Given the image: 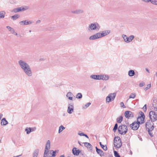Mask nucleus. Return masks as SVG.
Returning a JSON list of instances; mask_svg holds the SVG:
<instances>
[{
  "mask_svg": "<svg viewBox=\"0 0 157 157\" xmlns=\"http://www.w3.org/2000/svg\"><path fill=\"white\" fill-rule=\"evenodd\" d=\"M73 95L72 93L70 92H68L67 95L66 96L68 98L71 100H72L73 99Z\"/></svg>",
  "mask_w": 157,
  "mask_h": 157,
  "instance_id": "obj_23",
  "label": "nucleus"
},
{
  "mask_svg": "<svg viewBox=\"0 0 157 157\" xmlns=\"http://www.w3.org/2000/svg\"><path fill=\"white\" fill-rule=\"evenodd\" d=\"M155 111H157V108L155 107Z\"/></svg>",
  "mask_w": 157,
  "mask_h": 157,
  "instance_id": "obj_63",
  "label": "nucleus"
},
{
  "mask_svg": "<svg viewBox=\"0 0 157 157\" xmlns=\"http://www.w3.org/2000/svg\"><path fill=\"white\" fill-rule=\"evenodd\" d=\"M20 17L19 15L18 14H16L15 15L11 17V18L13 20H16L19 18Z\"/></svg>",
  "mask_w": 157,
  "mask_h": 157,
  "instance_id": "obj_28",
  "label": "nucleus"
},
{
  "mask_svg": "<svg viewBox=\"0 0 157 157\" xmlns=\"http://www.w3.org/2000/svg\"><path fill=\"white\" fill-rule=\"evenodd\" d=\"M31 131H32H32H34V130H35L36 129V128L35 127H34V128H31Z\"/></svg>",
  "mask_w": 157,
  "mask_h": 157,
  "instance_id": "obj_54",
  "label": "nucleus"
},
{
  "mask_svg": "<svg viewBox=\"0 0 157 157\" xmlns=\"http://www.w3.org/2000/svg\"><path fill=\"white\" fill-rule=\"evenodd\" d=\"M135 75V72L133 70H130L128 72V75L130 77L133 76Z\"/></svg>",
  "mask_w": 157,
  "mask_h": 157,
  "instance_id": "obj_26",
  "label": "nucleus"
},
{
  "mask_svg": "<svg viewBox=\"0 0 157 157\" xmlns=\"http://www.w3.org/2000/svg\"><path fill=\"white\" fill-rule=\"evenodd\" d=\"M6 12L4 11H0V18H4L5 17Z\"/></svg>",
  "mask_w": 157,
  "mask_h": 157,
  "instance_id": "obj_27",
  "label": "nucleus"
},
{
  "mask_svg": "<svg viewBox=\"0 0 157 157\" xmlns=\"http://www.w3.org/2000/svg\"><path fill=\"white\" fill-rule=\"evenodd\" d=\"M51 152H52V155H51V157H55L56 155V151H54L53 150H51Z\"/></svg>",
  "mask_w": 157,
  "mask_h": 157,
  "instance_id": "obj_43",
  "label": "nucleus"
},
{
  "mask_svg": "<svg viewBox=\"0 0 157 157\" xmlns=\"http://www.w3.org/2000/svg\"><path fill=\"white\" fill-rule=\"evenodd\" d=\"M10 32L11 33L13 34H15V33H16L14 30L13 29H12L11 30H10Z\"/></svg>",
  "mask_w": 157,
  "mask_h": 157,
  "instance_id": "obj_47",
  "label": "nucleus"
},
{
  "mask_svg": "<svg viewBox=\"0 0 157 157\" xmlns=\"http://www.w3.org/2000/svg\"><path fill=\"white\" fill-rule=\"evenodd\" d=\"M101 75L103 76V77H101V79L107 80L109 79V77L108 75Z\"/></svg>",
  "mask_w": 157,
  "mask_h": 157,
  "instance_id": "obj_31",
  "label": "nucleus"
},
{
  "mask_svg": "<svg viewBox=\"0 0 157 157\" xmlns=\"http://www.w3.org/2000/svg\"><path fill=\"white\" fill-rule=\"evenodd\" d=\"M74 107L73 104L69 105L67 110V112L69 114L72 113L74 111Z\"/></svg>",
  "mask_w": 157,
  "mask_h": 157,
  "instance_id": "obj_12",
  "label": "nucleus"
},
{
  "mask_svg": "<svg viewBox=\"0 0 157 157\" xmlns=\"http://www.w3.org/2000/svg\"><path fill=\"white\" fill-rule=\"evenodd\" d=\"M153 124H153L149 128V127L151 126V124H150L149 122H147L146 124V127L147 128V129H148V131H152L154 128Z\"/></svg>",
  "mask_w": 157,
  "mask_h": 157,
  "instance_id": "obj_15",
  "label": "nucleus"
},
{
  "mask_svg": "<svg viewBox=\"0 0 157 157\" xmlns=\"http://www.w3.org/2000/svg\"><path fill=\"white\" fill-rule=\"evenodd\" d=\"M65 129V128L62 125L60 126L59 128V133H60L61 132H62Z\"/></svg>",
  "mask_w": 157,
  "mask_h": 157,
  "instance_id": "obj_33",
  "label": "nucleus"
},
{
  "mask_svg": "<svg viewBox=\"0 0 157 157\" xmlns=\"http://www.w3.org/2000/svg\"><path fill=\"white\" fill-rule=\"evenodd\" d=\"M18 63L19 65L23 71L30 67L29 64L24 60H20L18 61Z\"/></svg>",
  "mask_w": 157,
  "mask_h": 157,
  "instance_id": "obj_3",
  "label": "nucleus"
},
{
  "mask_svg": "<svg viewBox=\"0 0 157 157\" xmlns=\"http://www.w3.org/2000/svg\"><path fill=\"white\" fill-rule=\"evenodd\" d=\"M95 148L96 151L98 154L101 156H103L104 155V153L101 150L98 148L97 147H96Z\"/></svg>",
  "mask_w": 157,
  "mask_h": 157,
  "instance_id": "obj_20",
  "label": "nucleus"
},
{
  "mask_svg": "<svg viewBox=\"0 0 157 157\" xmlns=\"http://www.w3.org/2000/svg\"><path fill=\"white\" fill-rule=\"evenodd\" d=\"M140 122L135 121L130 124V127L132 129L136 130L138 129L140 127Z\"/></svg>",
  "mask_w": 157,
  "mask_h": 157,
  "instance_id": "obj_8",
  "label": "nucleus"
},
{
  "mask_svg": "<svg viewBox=\"0 0 157 157\" xmlns=\"http://www.w3.org/2000/svg\"><path fill=\"white\" fill-rule=\"evenodd\" d=\"M128 130L127 126L124 124L120 126L118 128V132L121 135H125L127 132Z\"/></svg>",
  "mask_w": 157,
  "mask_h": 157,
  "instance_id": "obj_2",
  "label": "nucleus"
},
{
  "mask_svg": "<svg viewBox=\"0 0 157 157\" xmlns=\"http://www.w3.org/2000/svg\"><path fill=\"white\" fill-rule=\"evenodd\" d=\"M33 22L32 21H29L27 20H25L22 21H21L19 22V23L21 25H30L33 23Z\"/></svg>",
  "mask_w": 157,
  "mask_h": 157,
  "instance_id": "obj_13",
  "label": "nucleus"
},
{
  "mask_svg": "<svg viewBox=\"0 0 157 157\" xmlns=\"http://www.w3.org/2000/svg\"><path fill=\"white\" fill-rule=\"evenodd\" d=\"M116 93H111L106 97V101L107 102H109L113 100L116 96Z\"/></svg>",
  "mask_w": 157,
  "mask_h": 157,
  "instance_id": "obj_6",
  "label": "nucleus"
},
{
  "mask_svg": "<svg viewBox=\"0 0 157 157\" xmlns=\"http://www.w3.org/2000/svg\"><path fill=\"white\" fill-rule=\"evenodd\" d=\"M59 157H65V156L64 155H61Z\"/></svg>",
  "mask_w": 157,
  "mask_h": 157,
  "instance_id": "obj_61",
  "label": "nucleus"
},
{
  "mask_svg": "<svg viewBox=\"0 0 157 157\" xmlns=\"http://www.w3.org/2000/svg\"><path fill=\"white\" fill-rule=\"evenodd\" d=\"M100 26L97 22L90 23L87 27L88 29L90 31H91L93 30L98 31L100 30Z\"/></svg>",
  "mask_w": 157,
  "mask_h": 157,
  "instance_id": "obj_1",
  "label": "nucleus"
},
{
  "mask_svg": "<svg viewBox=\"0 0 157 157\" xmlns=\"http://www.w3.org/2000/svg\"><path fill=\"white\" fill-rule=\"evenodd\" d=\"M114 153L115 157H121L119 153L117 151H114Z\"/></svg>",
  "mask_w": 157,
  "mask_h": 157,
  "instance_id": "obj_41",
  "label": "nucleus"
},
{
  "mask_svg": "<svg viewBox=\"0 0 157 157\" xmlns=\"http://www.w3.org/2000/svg\"><path fill=\"white\" fill-rule=\"evenodd\" d=\"M71 12L73 14H80L84 13V10L82 9H78L75 10L71 11Z\"/></svg>",
  "mask_w": 157,
  "mask_h": 157,
  "instance_id": "obj_14",
  "label": "nucleus"
},
{
  "mask_svg": "<svg viewBox=\"0 0 157 157\" xmlns=\"http://www.w3.org/2000/svg\"><path fill=\"white\" fill-rule=\"evenodd\" d=\"M146 105L145 104L144 105V107L143 108V109L144 111V112H145L147 109V107H146Z\"/></svg>",
  "mask_w": 157,
  "mask_h": 157,
  "instance_id": "obj_48",
  "label": "nucleus"
},
{
  "mask_svg": "<svg viewBox=\"0 0 157 157\" xmlns=\"http://www.w3.org/2000/svg\"><path fill=\"white\" fill-rule=\"evenodd\" d=\"M49 154H50V155H52V152H51V150L49 151Z\"/></svg>",
  "mask_w": 157,
  "mask_h": 157,
  "instance_id": "obj_59",
  "label": "nucleus"
},
{
  "mask_svg": "<svg viewBox=\"0 0 157 157\" xmlns=\"http://www.w3.org/2000/svg\"><path fill=\"white\" fill-rule=\"evenodd\" d=\"M31 129V128H29V131L27 128H26L25 129V131L26 132V133L27 134H29L32 132Z\"/></svg>",
  "mask_w": 157,
  "mask_h": 157,
  "instance_id": "obj_38",
  "label": "nucleus"
},
{
  "mask_svg": "<svg viewBox=\"0 0 157 157\" xmlns=\"http://www.w3.org/2000/svg\"><path fill=\"white\" fill-rule=\"evenodd\" d=\"M145 118L142 117H139L137 119V121H139L140 124H142L144 123V120Z\"/></svg>",
  "mask_w": 157,
  "mask_h": 157,
  "instance_id": "obj_21",
  "label": "nucleus"
},
{
  "mask_svg": "<svg viewBox=\"0 0 157 157\" xmlns=\"http://www.w3.org/2000/svg\"><path fill=\"white\" fill-rule=\"evenodd\" d=\"M6 28L7 29H9V31H10V30H11L13 28L10 27V26H7Z\"/></svg>",
  "mask_w": 157,
  "mask_h": 157,
  "instance_id": "obj_52",
  "label": "nucleus"
},
{
  "mask_svg": "<svg viewBox=\"0 0 157 157\" xmlns=\"http://www.w3.org/2000/svg\"><path fill=\"white\" fill-rule=\"evenodd\" d=\"M101 147L105 151H106L107 150V148L106 145H102L101 146Z\"/></svg>",
  "mask_w": 157,
  "mask_h": 157,
  "instance_id": "obj_42",
  "label": "nucleus"
},
{
  "mask_svg": "<svg viewBox=\"0 0 157 157\" xmlns=\"http://www.w3.org/2000/svg\"><path fill=\"white\" fill-rule=\"evenodd\" d=\"M39 152V151L38 149H36L35 150L33 153V157H37Z\"/></svg>",
  "mask_w": 157,
  "mask_h": 157,
  "instance_id": "obj_24",
  "label": "nucleus"
},
{
  "mask_svg": "<svg viewBox=\"0 0 157 157\" xmlns=\"http://www.w3.org/2000/svg\"><path fill=\"white\" fill-rule=\"evenodd\" d=\"M40 20H38V21H36V24H38V23H40Z\"/></svg>",
  "mask_w": 157,
  "mask_h": 157,
  "instance_id": "obj_55",
  "label": "nucleus"
},
{
  "mask_svg": "<svg viewBox=\"0 0 157 157\" xmlns=\"http://www.w3.org/2000/svg\"><path fill=\"white\" fill-rule=\"evenodd\" d=\"M2 116H3V114H2L0 113V117L1 119L2 118Z\"/></svg>",
  "mask_w": 157,
  "mask_h": 157,
  "instance_id": "obj_58",
  "label": "nucleus"
},
{
  "mask_svg": "<svg viewBox=\"0 0 157 157\" xmlns=\"http://www.w3.org/2000/svg\"><path fill=\"white\" fill-rule=\"evenodd\" d=\"M29 8V7L28 6H21L13 9L12 10L11 12L14 13H17L26 10L28 9Z\"/></svg>",
  "mask_w": 157,
  "mask_h": 157,
  "instance_id": "obj_5",
  "label": "nucleus"
},
{
  "mask_svg": "<svg viewBox=\"0 0 157 157\" xmlns=\"http://www.w3.org/2000/svg\"><path fill=\"white\" fill-rule=\"evenodd\" d=\"M110 30H107L102 31L101 32H99L98 36H99L100 38L103 37L108 35L110 33Z\"/></svg>",
  "mask_w": 157,
  "mask_h": 157,
  "instance_id": "obj_9",
  "label": "nucleus"
},
{
  "mask_svg": "<svg viewBox=\"0 0 157 157\" xmlns=\"http://www.w3.org/2000/svg\"><path fill=\"white\" fill-rule=\"evenodd\" d=\"M124 116L128 119L132 118L133 117V114L132 113L129 111H127L125 112Z\"/></svg>",
  "mask_w": 157,
  "mask_h": 157,
  "instance_id": "obj_10",
  "label": "nucleus"
},
{
  "mask_svg": "<svg viewBox=\"0 0 157 157\" xmlns=\"http://www.w3.org/2000/svg\"><path fill=\"white\" fill-rule=\"evenodd\" d=\"M28 76L31 77L32 75V72L31 67L23 71Z\"/></svg>",
  "mask_w": 157,
  "mask_h": 157,
  "instance_id": "obj_11",
  "label": "nucleus"
},
{
  "mask_svg": "<svg viewBox=\"0 0 157 157\" xmlns=\"http://www.w3.org/2000/svg\"><path fill=\"white\" fill-rule=\"evenodd\" d=\"M21 155H17V156H14L13 157H18L20 156Z\"/></svg>",
  "mask_w": 157,
  "mask_h": 157,
  "instance_id": "obj_62",
  "label": "nucleus"
},
{
  "mask_svg": "<svg viewBox=\"0 0 157 157\" xmlns=\"http://www.w3.org/2000/svg\"><path fill=\"white\" fill-rule=\"evenodd\" d=\"M8 124V122L6 118H3L1 120V124L2 125H6Z\"/></svg>",
  "mask_w": 157,
  "mask_h": 157,
  "instance_id": "obj_19",
  "label": "nucleus"
},
{
  "mask_svg": "<svg viewBox=\"0 0 157 157\" xmlns=\"http://www.w3.org/2000/svg\"><path fill=\"white\" fill-rule=\"evenodd\" d=\"M83 136H85L87 138H89L88 136H87V135L86 134H84V135Z\"/></svg>",
  "mask_w": 157,
  "mask_h": 157,
  "instance_id": "obj_56",
  "label": "nucleus"
},
{
  "mask_svg": "<svg viewBox=\"0 0 157 157\" xmlns=\"http://www.w3.org/2000/svg\"><path fill=\"white\" fill-rule=\"evenodd\" d=\"M120 105L121 107H123V108H125L126 107L124 105V103L123 102H121L120 103Z\"/></svg>",
  "mask_w": 157,
  "mask_h": 157,
  "instance_id": "obj_45",
  "label": "nucleus"
},
{
  "mask_svg": "<svg viewBox=\"0 0 157 157\" xmlns=\"http://www.w3.org/2000/svg\"><path fill=\"white\" fill-rule=\"evenodd\" d=\"M49 150H45L44 152V155L45 153L46 154V156H49V157H51V155H49V151H48Z\"/></svg>",
  "mask_w": 157,
  "mask_h": 157,
  "instance_id": "obj_34",
  "label": "nucleus"
},
{
  "mask_svg": "<svg viewBox=\"0 0 157 157\" xmlns=\"http://www.w3.org/2000/svg\"><path fill=\"white\" fill-rule=\"evenodd\" d=\"M145 69H146V71H147V72H148L149 73H150L148 69H147V68H146Z\"/></svg>",
  "mask_w": 157,
  "mask_h": 157,
  "instance_id": "obj_57",
  "label": "nucleus"
},
{
  "mask_svg": "<svg viewBox=\"0 0 157 157\" xmlns=\"http://www.w3.org/2000/svg\"><path fill=\"white\" fill-rule=\"evenodd\" d=\"M151 87V84H148L147 85V87H146V88H145L144 90H147L148 89H149Z\"/></svg>",
  "mask_w": 157,
  "mask_h": 157,
  "instance_id": "obj_44",
  "label": "nucleus"
},
{
  "mask_svg": "<svg viewBox=\"0 0 157 157\" xmlns=\"http://www.w3.org/2000/svg\"><path fill=\"white\" fill-rule=\"evenodd\" d=\"M99 144H100L101 147L103 145V144H102L101 143V142H99Z\"/></svg>",
  "mask_w": 157,
  "mask_h": 157,
  "instance_id": "obj_60",
  "label": "nucleus"
},
{
  "mask_svg": "<svg viewBox=\"0 0 157 157\" xmlns=\"http://www.w3.org/2000/svg\"><path fill=\"white\" fill-rule=\"evenodd\" d=\"M78 134L80 136H83L84 135V133L83 132H82L81 133H80L79 132H78Z\"/></svg>",
  "mask_w": 157,
  "mask_h": 157,
  "instance_id": "obj_53",
  "label": "nucleus"
},
{
  "mask_svg": "<svg viewBox=\"0 0 157 157\" xmlns=\"http://www.w3.org/2000/svg\"><path fill=\"white\" fill-rule=\"evenodd\" d=\"M149 115L151 122H154L157 120V114L154 111H151L149 112Z\"/></svg>",
  "mask_w": 157,
  "mask_h": 157,
  "instance_id": "obj_7",
  "label": "nucleus"
},
{
  "mask_svg": "<svg viewBox=\"0 0 157 157\" xmlns=\"http://www.w3.org/2000/svg\"><path fill=\"white\" fill-rule=\"evenodd\" d=\"M140 113L141 116H140V117H144V118H145V115L143 112L141 111L140 112Z\"/></svg>",
  "mask_w": 157,
  "mask_h": 157,
  "instance_id": "obj_46",
  "label": "nucleus"
},
{
  "mask_svg": "<svg viewBox=\"0 0 157 157\" xmlns=\"http://www.w3.org/2000/svg\"><path fill=\"white\" fill-rule=\"evenodd\" d=\"M150 2L155 5H157V0H150Z\"/></svg>",
  "mask_w": 157,
  "mask_h": 157,
  "instance_id": "obj_39",
  "label": "nucleus"
},
{
  "mask_svg": "<svg viewBox=\"0 0 157 157\" xmlns=\"http://www.w3.org/2000/svg\"><path fill=\"white\" fill-rule=\"evenodd\" d=\"M145 85V83L144 82H142L140 83L139 86L140 87H142Z\"/></svg>",
  "mask_w": 157,
  "mask_h": 157,
  "instance_id": "obj_49",
  "label": "nucleus"
},
{
  "mask_svg": "<svg viewBox=\"0 0 157 157\" xmlns=\"http://www.w3.org/2000/svg\"><path fill=\"white\" fill-rule=\"evenodd\" d=\"M123 117L122 116H120L119 117L117 118V121L118 123H121L123 121Z\"/></svg>",
  "mask_w": 157,
  "mask_h": 157,
  "instance_id": "obj_29",
  "label": "nucleus"
},
{
  "mask_svg": "<svg viewBox=\"0 0 157 157\" xmlns=\"http://www.w3.org/2000/svg\"><path fill=\"white\" fill-rule=\"evenodd\" d=\"M82 97V95L81 93H78L76 95V98L78 99H81Z\"/></svg>",
  "mask_w": 157,
  "mask_h": 157,
  "instance_id": "obj_35",
  "label": "nucleus"
},
{
  "mask_svg": "<svg viewBox=\"0 0 157 157\" xmlns=\"http://www.w3.org/2000/svg\"><path fill=\"white\" fill-rule=\"evenodd\" d=\"M103 76L101 75H92L90 76V78L96 80H101V77Z\"/></svg>",
  "mask_w": 157,
  "mask_h": 157,
  "instance_id": "obj_16",
  "label": "nucleus"
},
{
  "mask_svg": "<svg viewBox=\"0 0 157 157\" xmlns=\"http://www.w3.org/2000/svg\"><path fill=\"white\" fill-rule=\"evenodd\" d=\"M50 148V141L48 140L46 144L45 150H49Z\"/></svg>",
  "mask_w": 157,
  "mask_h": 157,
  "instance_id": "obj_22",
  "label": "nucleus"
},
{
  "mask_svg": "<svg viewBox=\"0 0 157 157\" xmlns=\"http://www.w3.org/2000/svg\"><path fill=\"white\" fill-rule=\"evenodd\" d=\"M72 151L73 154L74 155H78L79 154L81 151L79 149H77L76 147H75L73 148Z\"/></svg>",
  "mask_w": 157,
  "mask_h": 157,
  "instance_id": "obj_18",
  "label": "nucleus"
},
{
  "mask_svg": "<svg viewBox=\"0 0 157 157\" xmlns=\"http://www.w3.org/2000/svg\"><path fill=\"white\" fill-rule=\"evenodd\" d=\"M84 143L85 147L89 149L90 150H92V145L90 144L87 142Z\"/></svg>",
  "mask_w": 157,
  "mask_h": 157,
  "instance_id": "obj_25",
  "label": "nucleus"
},
{
  "mask_svg": "<svg viewBox=\"0 0 157 157\" xmlns=\"http://www.w3.org/2000/svg\"><path fill=\"white\" fill-rule=\"evenodd\" d=\"M90 104H91L90 103V102L88 103L86 105H84L83 106L82 108L84 109H86L87 108V107H88Z\"/></svg>",
  "mask_w": 157,
  "mask_h": 157,
  "instance_id": "obj_37",
  "label": "nucleus"
},
{
  "mask_svg": "<svg viewBox=\"0 0 157 157\" xmlns=\"http://www.w3.org/2000/svg\"><path fill=\"white\" fill-rule=\"evenodd\" d=\"M122 143L121 140L119 137L115 138L114 140V146L117 148H119L122 146Z\"/></svg>",
  "mask_w": 157,
  "mask_h": 157,
  "instance_id": "obj_4",
  "label": "nucleus"
},
{
  "mask_svg": "<svg viewBox=\"0 0 157 157\" xmlns=\"http://www.w3.org/2000/svg\"><path fill=\"white\" fill-rule=\"evenodd\" d=\"M99 36H98V33L90 36L89 38L90 40H94L100 38Z\"/></svg>",
  "mask_w": 157,
  "mask_h": 157,
  "instance_id": "obj_17",
  "label": "nucleus"
},
{
  "mask_svg": "<svg viewBox=\"0 0 157 157\" xmlns=\"http://www.w3.org/2000/svg\"><path fill=\"white\" fill-rule=\"evenodd\" d=\"M134 37L135 36L133 35H131L129 36L128 37V41L127 43H128L131 42L134 38Z\"/></svg>",
  "mask_w": 157,
  "mask_h": 157,
  "instance_id": "obj_32",
  "label": "nucleus"
},
{
  "mask_svg": "<svg viewBox=\"0 0 157 157\" xmlns=\"http://www.w3.org/2000/svg\"><path fill=\"white\" fill-rule=\"evenodd\" d=\"M118 128V124L117 123H116L114 126V127L113 129V131L114 132H115L117 129Z\"/></svg>",
  "mask_w": 157,
  "mask_h": 157,
  "instance_id": "obj_40",
  "label": "nucleus"
},
{
  "mask_svg": "<svg viewBox=\"0 0 157 157\" xmlns=\"http://www.w3.org/2000/svg\"><path fill=\"white\" fill-rule=\"evenodd\" d=\"M46 155V154L45 153V155H44V157H48V156H46V155Z\"/></svg>",
  "mask_w": 157,
  "mask_h": 157,
  "instance_id": "obj_64",
  "label": "nucleus"
},
{
  "mask_svg": "<svg viewBox=\"0 0 157 157\" xmlns=\"http://www.w3.org/2000/svg\"><path fill=\"white\" fill-rule=\"evenodd\" d=\"M148 131V133H149V134L150 135V136L151 137H152L153 136L152 135V133H151V131Z\"/></svg>",
  "mask_w": 157,
  "mask_h": 157,
  "instance_id": "obj_51",
  "label": "nucleus"
},
{
  "mask_svg": "<svg viewBox=\"0 0 157 157\" xmlns=\"http://www.w3.org/2000/svg\"><path fill=\"white\" fill-rule=\"evenodd\" d=\"M136 94L134 93H132L129 96V98H134L136 97Z\"/></svg>",
  "mask_w": 157,
  "mask_h": 157,
  "instance_id": "obj_36",
  "label": "nucleus"
},
{
  "mask_svg": "<svg viewBox=\"0 0 157 157\" xmlns=\"http://www.w3.org/2000/svg\"><path fill=\"white\" fill-rule=\"evenodd\" d=\"M143 2L146 3H149L150 2V0H141Z\"/></svg>",
  "mask_w": 157,
  "mask_h": 157,
  "instance_id": "obj_50",
  "label": "nucleus"
},
{
  "mask_svg": "<svg viewBox=\"0 0 157 157\" xmlns=\"http://www.w3.org/2000/svg\"><path fill=\"white\" fill-rule=\"evenodd\" d=\"M122 37L123 38L124 40V41L127 43L128 41V36L125 34H123L122 35Z\"/></svg>",
  "mask_w": 157,
  "mask_h": 157,
  "instance_id": "obj_30",
  "label": "nucleus"
}]
</instances>
